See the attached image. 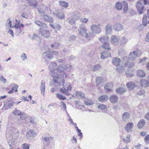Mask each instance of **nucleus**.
Listing matches in <instances>:
<instances>
[{
    "instance_id": "33",
    "label": "nucleus",
    "mask_w": 149,
    "mask_h": 149,
    "mask_svg": "<svg viewBox=\"0 0 149 149\" xmlns=\"http://www.w3.org/2000/svg\"><path fill=\"white\" fill-rule=\"evenodd\" d=\"M102 47L105 49H108L109 50L111 49V47H110L109 44L108 42H106L103 43Z\"/></svg>"
},
{
    "instance_id": "61",
    "label": "nucleus",
    "mask_w": 149,
    "mask_h": 149,
    "mask_svg": "<svg viewBox=\"0 0 149 149\" xmlns=\"http://www.w3.org/2000/svg\"><path fill=\"white\" fill-rule=\"evenodd\" d=\"M144 28L143 26L142 25L140 24L138 26L137 28V29L139 31H141Z\"/></svg>"
},
{
    "instance_id": "57",
    "label": "nucleus",
    "mask_w": 149,
    "mask_h": 149,
    "mask_svg": "<svg viewBox=\"0 0 149 149\" xmlns=\"http://www.w3.org/2000/svg\"><path fill=\"white\" fill-rule=\"evenodd\" d=\"M88 21V19L86 18H81L80 19L81 22L83 23H86Z\"/></svg>"
},
{
    "instance_id": "40",
    "label": "nucleus",
    "mask_w": 149,
    "mask_h": 149,
    "mask_svg": "<svg viewBox=\"0 0 149 149\" xmlns=\"http://www.w3.org/2000/svg\"><path fill=\"white\" fill-rule=\"evenodd\" d=\"M73 14V17L76 20L79 19L81 17L80 14L77 11H75Z\"/></svg>"
},
{
    "instance_id": "42",
    "label": "nucleus",
    "mask_w": 149,
    "mask_h": 149,
    "mask_svg": "<svg viewBox=\"0 0 149 149\" xmlns=\"http://www.w3.org/2000/svg\"><path fill=\"white\" fill-rule=\"evenodd\" d=\"M84 104L86 105H91L94 103L93 101L91 100L86 99L84 101Z\"/></svg>"
},
{
    "instance_id": "27",
    "label": "nucleus",
    "mask_w": 149,
    "mask_h": 149,
    "mask_svg": "<svg viewBox=\"0 0 149 149\" xmlns=\"http://www.w3.org/2000/svg\"><path fill=\"white\" fill-rule=\"evenodd\" d=\"M108 97L106 95L101 96L98 97V100L101 102H103L107 101L108 100Z\"/></svg>"
},
{
    "instance_id": "32",
    "label": "nucleus",
    "mask_w": 149,
    "mask_h": 149,
    "mask_svg": "<svg viewBox=\"0 0 149 149\" xmlns=\"http://www.w3.org/2000/svg\"><path fill=\"white\" fill-rule=\"evenodd\" d=\"M106 32L107 33H110L112 31V28L111 25L108 24L105 27Z\"/></svg>"
},
{
    "instance_id": "22",
    "label": "nucleus",
    "mask_w": 149,
    "mask_h": 149,
    "mask_svg": "<svg viewBox=\"0 0 149 149\" xmlns=\"http://www.w3.org/2000/svg\"><path fill=\"white\" fill-rule=\"evenodd\" d=\"M42 55L44 57H47L50 59H52L53 57V54L49 51H47L43 53Z\"/></svg>"
},
{
    "instance_id": "26",
    "label": "nucleus",
    "mask_w": 149,
    "mask_h": 149,
    "mask_svg": "<svg viewBox=\"0 0 149 149\" xmlns=\"http://www.w3.org/2000/svg\"><path fill=\"white\" fill-rule=\"evenodd\" d=\"M141 85L142 87H146L149 86L148 81L146 79H142L140 81Z\"/></svg>"
},
{
    "instance_id": "63",
    "label": "nucleus",
    "mask_w": 149,
    "mask_h": 149,
    "mask_svg": "<svg viewBox=\"0 0 149 149\" xmlns=\"http://www.w3.org/2000/svg\"><path fill=\"white\" fill-rule=\"evenodd\" d=\"M23 149H29V147L28 145L26 144H24L22 145Z\"/></svg>"
},
{
    "instance_id": "51",
    "label": "nucleus",
    "mask_w": 149,
    "mask_h": 149,
    "mask_svg": "<svg viewBox=\"0 0 149 149\" xmlns=\"http://www.w3.org/2000/svg\"><path fill=\"white\" fill-rule=\"evenodd\" d=\"M94 33H93V32H90L88 33V37L85 38L88 39L90 40L91 38L94 36L95 34Z\"/></svg>"
},
{
    "instance_id": "17",
    "label": "nucleus",
    "mask_w": 149,
    "mask_h": 149,
    "mask_svg": "<svg viewBox=\"0 0 149 149\" xmlns=\"http://www.w3.org/2000/svg\"><path fill=\"white\" fill-rule=\"evenodd\" d=\"M40 90L41 93L44 96L45 90V81L42 80L40 83Z\"/></svg>"
},
{
    "instance_id": "7",
    "label": "nucleus",
    "mask_w": 149,
    "mask_h": 149,
    "mask_svg": "<svg viewBox=\"0 0 149 149\" xmlns=\"http://www.w3.org/2000/svg\"><path fill=\"white\" fill-rule=\"evenodd\" d=\"M91 29L92 32L95 33L99 34L101 32V28L95 24H93L91 26Z\"/></svg>"
},
{
    "instance_id": "38",
    "label": "nucleus",
    "mask_w": 149,
    "mask_h": 149,
    "mask_svg": "<svg viewBox=\"0 0 149 149\" xmlns=\"http://www.w3.org/2000/svg\"><path fill=\"white\" fill-rule=\"evenodd\" d=\"M66 22L72 26L74 25L75 23V20L72 18H68L66 20Z\"/></svg>"
},
{
    "instance_id": "19",
    "label": "nucleus",
    "mask_w": 149,
    "mask_h": 149,
    "mask_svg": "<svg viewBox=\"0 0 149 149\" xmlns=\"http://www.w3.org/2000/svg\"><path fill=\"white\" fill-rule=\"evenodd\" d=\"M126 91V89L123 87H120L116 89V92L117 93L120 94H122L124 93Z\"/></svg>"
},
{
    "instance_id": "4",
    "label": "nucleus",
    "mask_w": 149,
    "mask_h": 149,
    "mask_svg": "<svg viewBox=\"0 0 149 149\" xmlns=\"http://www.w3.org/2000/svg\"><path fill=\"white\" fill-rule=\"evenodd\" d=\"M79 35L81 37H88L87 28L85 25L81 24L80 25L79 29H78Z\"/></svg>"
},
{
    "instance_id": "25",
    "label": "nucleus",
    "mask_w": 149,
    "mask_h": 149,
    "mask_svg": "<svg viewBox=\"0 0 149 149\" xmlns=\"http://www.w3.org/2000/svg\"><path fill=\"white\" fill-rule=\"evenodd\" d=\"M127 86L129 90H132L136 86L135 83L133 82H129L127 83Z\"/></svg>"
},
{
    "instance_id": "49",
    "label": "nucleus",
    "mask_w": 149,
    "mask_h": 149,
    "mask_svg": "<svg viewBox=\"0 0 149 149\" xmlns=\"http://www.w3.org/2000/svg\"><path fill=\"white\" fill-rule=\"evenodd\" d=\"M56 95L58 98L60 100H64L66 99V98L65 97L63 96L62 95L59 94H56Z\"/></svg>"
},
{
    "instance_id": "45",
    "label": "nucleus",
    "mask_w": 149,
    "mask_h": 149,
    "mask_svg": "<svg viewBox=\"0 0 149 149\" xmlns=\"http://www.w3.org/2000/svg\"><path fill=\"white\" fill-rule=\"evenodd\" d=\"M98 108L100 109L101 110L104 111H107V107L104 104H100L98 106Z\"/></svg>"
},
{
    "instance_id": "54",
    "label": "nucleus",
    "mask_w": 149,
    "mask_h": 149,
    "mask_svg": "<svg viewBox=\"0 0 149 149\" xmlns=\"http://www.w3.org/2000/svg\"><path fill=\"white\" fill-rule=\"evenodd\" d=\"M123 141L126 143H128L130 141V136H127L125 138L123 139Z\"/></svg>"
},
{
    "instance_id": "20",
    "label": "nucleus",
    "mask_w": 149,
    "mask_h": 149,
    "mask_svg": "<svg viewBox=\"0 0 149 149\" xmlns=\"http://www.w3.org/2000/svg\"><path fill=\"white\" fill-rule=\"evenodd\" d=\"M136 74L138 77L142 78L145 76L146 73L144 70L141 69H139L137 71Z\"/></svg>"
},
{
    "instance_id": "35",
    "label": "nucleus",
    "mask_w": 149,
    "mask_h": 149,
    "mask_svg": "<svg viewBox=\"0 0 149 149\" xmlns=\"http://www.w3.org/2000/svg\"><path fill=\"white\" fill-rule=\"evenodd\" d=\"M13 113L15 115H20L21 116L20 118L23 119L22 117L24 115V113H21L19 110L17 109L16 108L15 109V111L13 112Z\"/></svg>"
},
{
    "instance_id": "55",
    "label": "nucleus",
    "mask_w": 149,
    "mask_h": 149,
    "mask_svg": "<svg viewBox=\"0 0 149 149\" xmlns=\"http://www.w3.org/2000/svg\"><path fill=\"white\" fill-rule=\"evenodd\" d=\"M53 54L54 55H56L58 57H61L62 56L65 55V54H61V56L60 55V52H57L54 51L52 52Z\"/></svg>"
},
{
    "instance_id": "28",
    "label": "nucleus",
    "mask_w": 149,
    "mask_h": 149,
    "mask_svg": "<svg viewBox=\"0 0 149 149\" xmlns=\"http://www.w3.org/2000/svg\"><path fill=\"white\" fill-rule=\"evenodd\" d=\"M146 123L145 120L143 119H141L137 125V127L139 129L142 128L145 125Z\"/></svg>"
},
{
    "instance_id": "53",
    "label": "nucleus",
    "mask_w": 149,
    "mask_h": 149,
    "mask_svg": "<svg viewBox=\"0 0 149 149\" xmlns=\"http://www.w3.org/2000/svg\"><path fill=\"white\" fill-rule=\"evenodd\" d=\"M51 47L52 48H53L54 49H56L58 48L59 46V44L58 42H54L51 45Z\"/></svg>"
},
{
    "instance_id": "3",
    "label": "nucleus",
    "mask_w": 149,
    "mask_h": 149,
    "mask_svg": "<svg viewBox=\"0 0 149 149\" xmlns=\"http://www.w3.org/2000/svg\"><path fill=\"white\" fill-rule=\"evenodd\" d=\"M123 6V12L125 13H127L128 11V5L126 1H123L122 3L118 1L115 4L116 8L118 10H121Z\"/></svg>"
},
{
    "instance_id": "41",
    "label": "nucleus",
    "mask_w": 149,
    "mask_h": 149,
    "mask_svg": "<svg viewBox=\"0 0 149 149\" xmlns=\"http://www.w3.org/2000/svg\"><path fill=\"white\" fill-rule=\"evenodd\" d=\"M53 139V138L52 137H48L45 136L44 138V141L47 142V144H46L47 145V146L49 145L50 143V140L51 139L52 140Z\"/></svg>"
},
{
    "instance_id": "2",
    "label": "nucleus",
    "mask_w": 149,
    "mask_h": 149,
    "mask_svg": "<svg viewBox=\"0 0 149 149\" xmlns=\"http://www.w3.org/2000/svg\"><path fill=\"white\" fill-rule=\"evenodd\" d=\"M137 52L135 51L130 53L129 55V58H125L122 61L123 65L127 66L128 68L133 67L135 65L134 63L131 62V60H134L138 56Z\"/></svg>"
},
{
    "instance_id": "8",
    "label": "nucleus",
    "mask_w": 149,
    "mask_h": 149,
    "mask_svg": "<svg viewBox=\"0 0 149 149\" xmlns=\"http://www.w3.org/2000/svg\"><path fill=\"white\" fill-rule=\"evenodd\" d=\"M39 33L42 36L46 38H49L50 36V33L49 31L46 30H43L41 29H40Z\"/></svg>"
},
{
    "instance_id": "6",
    "label": "nucleus",
    "mask_w": 149,
    "mask_h": 149,
    "mask_svg": "<svg viewBox=\"0 0 149 149\" xmlns=\"http://www.w3.org/2000/svg\"><path fill=\"white\" fill-rule=\"evenodd\" d=\"M66 89L65 88H61L60 89L61 91L65 95H69L70 94L69 92L72 89V87L71 85H68Z\"/></svg>"
},
{
    "instance_id": "21",
    "label": "nucleus",
    "mask_w": 149,
    "mask_h": 149,
    "mask_svg": "<svg viewBox=\"0 0 149 149\" xmlns=\"http://www.w3.org/2000/svg\"><path fill=\"white\" fill-rule=\"evenodd\" d=\"M53 14L55 16L61 19H63L65 18L64 14L61 12H58L57 13H53Z\"/></svg>"
},
{
    "instance_id": "1",
    "label": "nucleus",
    "mask_w": 149,
    "mask_h": 149,
    "mask_svg": "<svg viewBox=\"0 0 149 149\" xmlns=\"http://www.w3.org/2000/svg\"><path fill=\"white\" fill-rule=\"evenodd\" d=\"M63 60L60 59H58L54 63L51 62L49 69L50 71V74L54 78V82L56 86H63L64 83V79H62L60 82L55 79H59L60 77L66 78L67 75L64 71V70L70 71L72 68V65H59V63H62Z\"/></svg>"
},
{
    "instance_id": "29",
    "label": "nucleus",
    "mask_w": 149,
    "mask_h": 149,
    "mask_svg": "<svg viewBox=\"0 0 149 149\" xmlns=\"http://www.w3.org/2000/svg\"><path fill=\"white\" fill-rule=\"evenodd\" d=\"M58 3L60 6L63 9H64V8H66L68 6V3L65 1H59Z\"/></svg>"
},
{
    "instance_id": "39",
    "label": "nucleus",
    "mask_w": 149,
    "mask_h": 149,
    "mask_svg": "<svg viewBox=\"0 0 149 149\" xmlns=\"http://www.w3.org/2000/svg\"><path fill=\"white\" fill-rule=\"evenodd\" d=\"M130 114L127 112H125L123 115L122 118L124 121H126L128 120L130 117Z\"/></svg>"
},
{
    "instance_id": "48",
    "label": "nucleus",
    "mask_w": 149,
    "mask_h": 149,
    "mask_svg": "<svg viewBox=\"0 0 149 149\" xmlns=\"http://www.w3.org/2000/svg\"><path fill=\"white\" fill-rule=\"evenodd\" d=\"M103 81V79L102 77H98L96 79V84L97 85L99 84Z\"/></svg>"
},
{
    "instance_id": "11",
    "label": "nucleus",
    "mask_w": 149,
    "mask_h": 149,
    "mask_svg": "<svg viewBox=\"0 0 149 149\" xmlns=\"http://www.w3.org/2000/svg\"><path fill=\"white\" fill-rule=\"evenodd\" d=\"M134 124L132 122L128 123L125 127V129L127 132L132 131L134 127Z\"/></svg>"
},
{
    "instance_id": "37",
    "label": "nucleus",
    "mask_w": 149,
    "mask_h": 149,
    "mask_svg": "<svg viewBox=\"0 0 149 149\" xmlns=\"http://www.w3.org/2000/svg\"><path fill=\"white\" fill-rule=\"evenodd\" d=\"M128 41V39L125 37H122L120 40V44L122 45H125Z\"/></svg>"
},
{
    "instance_id": "62",
    "label": "nucleus",
    "mask_w": 149,
    "mask_h": 149,
    "mask_svg": "<svg viewBox=\"0 0 149 149\" xmlns=\"http://www.w3.org/2000/svg\"><path fill=\"white\" fill-rule=\"evenodd\" d=\"M77 36H75L74 35H72L70 37L69 40L71 41L72 40H75Z\"/></svg>"
},
{
    "instance_id": "23",
    "label": "nucleus",
    "mask_w": 149,
    "mask_h": 149,
    "mask_svg": "<svg viewBox=\"0 0 149 149\" xmlns=\"http://www.w3.org/2000/svg\"><path fill=\"white\" fill-rule=\"evenodd\" d=\"M110 102L112 103H116L118 100V96L116 95H111L109 97Z\"/></svg>"
},
{
    "instance_id": "50",
    "label": "nucleus",
    "mask_w": 149,
    "mask_h": 149,
    "mask_svg": "<svg viewBox=\"0 0 149 149\" xmlns=\"http://www.w3.org/2000/svg\"><path fill=\"white\" fill-rule=\"evenodd\" d=\"M32 40H36L39 41L40 40V37L38 36L36 34H34L31 38Z\"/></svg>"
},
{
    "instance_id": "52",
    "label": "nucleus",
    "mask_w": 149,
    "mask_h": 149,
    "mask_svg": "<svg viewBox=\"0 0 149 149\" xmlns=\"http://www.w3.org/2000/svg\"><path fill=\"white\" fill-rule=\"evenodd\" d=\"M148 59L147 57H144L142 59H140L139 63H141L143 65H145L146 63V61Z\"/></svg>"
},
{
    "instance_id": "9",
    "label": "nucleus",
    "mask_w": 149,
    "mask_h": 149,
    "mask_svg": "<svg viewBox=\"0 0 149 149\" xmlns=\"http://www.w3.org/2000/svg\"><path fill=\"white\" fill-rule=\"evenodd\" d=\"M113 28L115 31H120L123 29L124 26L121 24L116 23L113 26Z\"/></svg>"
},
{
    "instance_id": "5",
    "label": "nucleus",
    "mask_w": 149,
    "mask_h": 149,
    "mask_svg": "<svg viewBox=\"0 0 149 149\" xmlns=\"http://www.w3.org/2000/svg\"><path fill=\"white\" fill-rule=\"evenodd\" d=\"M48 7L44 4L39 6L38 8V12L40 14H44L48 10Z\"/></svg>"
},
{
    "instance_id": "56",
    "label": "nucleus",
    "mask_w": 149,
    "mask_h": 149,
    "mask_svg": "<svg viewBox=\"0 0 149 149\" xmlns=\"http://www.w3.org/2000/svg\"><path fill=\"white\" fill-rule=\"evenodd\" d=\"M126 74L127 77H132L133 75L132 72L131 71H128L126 72Z\"/></svg>"
},
{
    "instance_id": "36",
    "label": "nucleus",
    "mask_w": 149,
    "mask_h": 149,
    "mask_svg": "<svg viewBox=\"0 0 149 149\" xmlns=\"http://www.w3.org/2000/svg\"><path fill=\"white\" fill-rule=\"evenodd\" d=\"M109 38L107 36H103L99 38V40L101 41L102 43H103L106 42H108Z\"/></svg>"
},
{
    "instance_id": "34",
    "label": "nucleus",
    "mask_w": 149,
    "mask_h": 149,
    "mask_svg": "<svg viewBox=\"0 0 149 149\" xmlns=\"http://www.w3.org/2000/svg\"><path fill=\"white\" fill-rule=\"evenodd\" d=\"M123 65V63L122 62V65L121 66L117 68V71L120 73H122L125 70V68H124V67H128L127 66H125L124 64Z\"/></svg>"
},
{
    "instance_id": "12",
    "label": "nucleus",
    "mask_w": 149,
    "mask_h": 149,
    "mask_svg": "<svg viewBox=\"0 0 149 149\" xmlns=\"http://www.w3.org/2000/svg\"><path fill=\"white\" fill-rule=\"evenodd\" d=\"M111 42L113 45H117L118 43L119 39L118 36L112 35L111 37Z\"/></svg>"
},
{
    "instance_id": "44",
    "label": "nucleus",
    "mask_w": 149,
    "mask_h": 149,
    "mask_svg": "<svg viewBox=\"0 0 149 149\" xmlns=\"http://www.w3.org/2000/svg\"><path fill=\"white\" fill-rule=\"evenodd\" d=\"M101 68V66L99 64H97L94 66L92 69L93 71H96L97 70H100Z\"/></svg>"
},
{
    "instance_id": "60",
    "label": "nucleus",
    "mask_w": 149,
    "mask_h": 149,
    "mask_svg": "<svg viewBox=\"0 0 149 149\" xmlns=\"http://www.w3.org/2000/svg\"><path fill=\"white\" fill-rule=\"evenodd\" d=\"M21 58L22 60L24 61L27 59V56L25 53H23L21 56Z\"/></svg>"
},
{
    "instance_id": "30",
    "label": "nucleus",
    "mask_w": 149,
    "mask_h": 149,
    "mask_svg": "<svg viewBox=\"0 0 149 149\" xmlns=\"http://www.w3.org/2000/svg\"><path fill=\"white\" fill-rule=\"evenodd\" d=\"M13 104V102L11 100L7 101L6 103V109H8L11 108Z\"/></svg>"
},
{
    "instance_id": "18",
    "label": "nucleus",
    "mask_w": 149,
    "mask_h": 149,
    "mask_svg": "<svg viewBox=\"0 0 149 149\" xmlns=\"http://www.w3.org/2000/svg\"><path fill=\"white\" fill-rule=\"evenodd\" d=\"M111 56V54L110 52L104 51L101 54L100 57L101 59H104L105 58L110 57Z\"/></svg>"
},
{
    "instance_id": "15",
    "label": "nucleus",
    "mask_w": 149,
    "mask_h": 149,
    "mask_svg": "<svg viewBox=\"0 0 149 149\" xmlns=\"http://www.w3.org/2000/svg\"><path fill=\"white\" fill-rule=\"evenodd\" d=\"M27 3L31 7L36 8L38 5L37 2L35 0H27Z\"/></svg>"
},
{
    "instance_id": "43",
    "label": "nucleus",
    "mask_w": 149,
    "mask_h": 149,
    "mask_svg": "<svg viewBox=\"0 0 149 149\" xmlns=\"http://www.w3.org/2000/svg\"><path fill=\"white\" fill-rule=\"evenodd\" d=\"M147 19L146 15H144L143 18L142 23L144 26H146L147 24H149V21L147 22Z\"/></svg>"
},
{
    "instance_id": "59",
    "label": "nucleus",
    "mask_w": 149,
    "mask_h": 149,
    "mask_svg": "<svg viewBox=\"0 0 149 149\" xmlns=\"http://www.w3.org/2000/svg\"><path fill=\"white\" fill-rule=\"evenodd\" d=\"M145 91L144 90H141L138 91L137 93V95H144Z\"/></svg>"
},
{
    "instance_id": "14",
    "label": "nucleus",
    "mask_w": 149,
    "mask_h": 149,
    "mask_svg": "<svg viewBox=\"0 0 149 149\" xmlns=\"http://www.w3.org/2000/svg\"><path fill=\"white\" fill-rule=\"evenodd\" d=\"M42 19L45 21L52 23L53 22L54 20L52 17L46 14H45L43 16Z\"/></svg>"
},
{
    "instance_id": "64",
    "label": "nucleus",
    "mask_w": 149,
    "mask_h": 149,
    "mask_svg": "<svg viewBox=\"0 0 149 149\" xmlns=\"http://www.w3.org/2000/svg\"><path fill=\"white\" fill-rule=\"evenodd\" d=\"M145 41L147 42H149V32H148L146 35Z\"/></svg>"
},
{
    "instance_id": "47",
    "label": "nucleus",
    "mask_w": 149,
    "mask_h": 149,
    "mask_svg": "<svg viewBox=\"0 0 149 149\" xmlns=\"http://www.w3.org/2000/svg\"><path fill=\"white\" fill-rule=\"evenodd\" d=\"M76 95L77 97L79 98H83L84 97V94L80 92H76Z\"/></svg>"
},
{
    "instance_id": "24",
    "label": "nucleus",
    "mask_w": 149,
    "mask_h": 149,
    "mask_svg": "<svg viewBox=\"0 0 149 149\" xmlns=\"http://www.w3.org/2000/svg\"><path fill=\"white\" fill-rule=\"evenodd\" d=\"M35 23L38 26L43 28L46 29L47 27V26L46 24L42 22H40L39 21H35Z\"/></svg>"
},
{
    "instance_id": "16",
    "label": "nucleus",
    "mask_w": 149,
    "mask_h": 149,
    "mask_svg": "<svg viewBox=\"0 0 149 149\" xmlns=\"http://www.w3.org/2000/svg\"><path fill=\"white\" fill-rule=\"evenodd\" d=\"M112 63L116 66H118L120 65L121 60L118 57L114 58H113L112 61Z\"/></svg>"
},
{
    "instance_id": "46",
    "label": "nucleus",
    "mask_w": 149,
    "mask_h": 149,
    "mask_svg": "<svg viewBox=\"0 0 149 149\" xmlns=\"http://www.w3.org/2000/svg\"><path fill=\"white\" fill-rule=\"evenodd\" d=\"M50 26L56 30H59L61 28V26L58 24H50Z\"/></svg>"
},
{
    "instance_id": "10",
    "label": "nucleus",
    "mask_w": 149,
    "mask_h": 149,
    "mask_svg": "<svg viewBox=\"0 0 149 149\" xmlns=\"http://www.w3.org/2000/svg\"><path fill=\"white\" fill-rule=\"evenodd\" d=\"M36 133L32 130H30L26 134V136L29 139L36 136Z\"/></svg>"
},
{
    "instance_id": "31",
    "label": "nucleus",
    "mask_w": 149,
    "mask_h": 149,
    "mask_svg": "<svg viewBox=\"0 0 149 149\" xmlns=\"http://www.w3.org/2000/svg\"><path fill=\"white\" fill-rule=\"evenodd\" d=\"M16 130V129L14 128H12L11 129H7L6 131V135L7 136L10 135L11 136L12 135L13 133H15V131Z\"/></svg>"
},
{
    "instance_id": "58",
    "label": "nucleus",
    "mask_w": 149,
    "mask_h": 149,
    "mask_svg": "<svg viewBox=\"0 0 149 149\" xmlns=\"http://www.w3.org/2000/svg\"><path fill=\"white\" fill-rule=\"evenodd\" d=\"M144 141L147 144L149 143V134L146 136L144 138Z\"/></svg>"
},
{
    "instance_id": "13",
    "label": "nucleus",
    "mask_w": 149,
    "mask_h": 149,
    "mask_svg": "<svg viewBox=\"0 0 149 149\" xmlns=\"http://www.w3.org/2000/svg\"><path fill=\"white\" fill-rule=\"evenodd\" d=\"M113 84L112 83H106L104 88L105 91L107 92H109L112 91L111 88H112Z\"/></svg>"
}]
</instances>
